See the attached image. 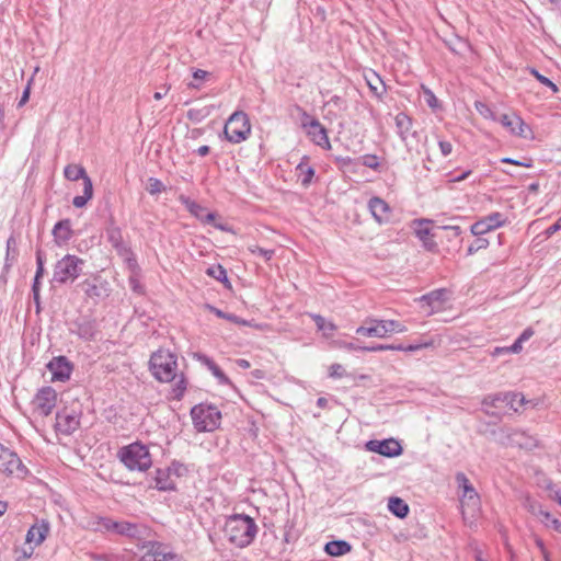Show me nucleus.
<instances>
[{
    "label": "nucleus",
    "mask_w": 561,
    "mask_h": 561,
    "mask_svg": "<svg viewBox=\"0 0 561 561\" xmlns=\"http://www.w3.org/2000/svg\"><path fill=\"white\" fill-rule=\"evenodd\" d=\"M400 350H403V345H401V344H399V345H383V344H379V345H376V346H371L369 348L370 352L400 351Z\"/></svg>",
    "instance_id": "de8ad7c7"
},
{
    "label": "nucleus",
    "mask_w": 561,
    "mask_h": 561,
    "mask_svg": "<svg viewBox=\"0 0 561 561\" xmlns=\"http://www.w3.org/2000/svg\"><path fill=\"white\" fill-rule=\"evenodd\" d=\"M501 162L510 163V164H515V165H522V167H526V168H531L533 167V163H531L530 159H526L524 161H519V160H514L512 158H503L501 160Z\"/></svg>",
    "instance_id": "8fccbe9b"
},
{
    "label": "nucleus",
    "mask_w": 561,
    "mask_h": 561,
    "mask_svg": "<svg viewBox=\"0 0 561 561\" xmlns=\"http://www.w3.org/2000/svg\"><path fill=\"white\" fill-rule=\"evenodd\" d=\"M208 274L220 282H227V272L220 265L208 268Z\"/></svg>",
    "instance_id": "37998d69"
},
{
    "label": "nucleus",
    "mask_w": 561,
    "mask_h": 561,
    "mask_svg": "<svg viewBox=\"0 0 561 561\" xmlns=\"http://www.w3.org/2000/svg\"><path fill=\"white\" fill-rule=\"evenodd\" d=\"M85 285L88 286L85 288V293L89 295V296H92V295H99L98 294V287L95 285H92V284H89V283H85Z\"/></svg>",
    "instance_id": "e2e57ef3"
},
{
    "label": "nucleus",
    "mask_w": 561,
    "mask_h": 561,
    "mask_svg": "<svg viewBox=\"0 0 561 561\" xmlns=\"http://www.w3.org/2000/svg\"><path fill=\"white\" fill-rule=\"evenodd\" d=\"M425 96H426V103L428 104L430 107L434 108L437 106L436 96L427 89L425 90Z\"/></svg>",
    "instance_id": "5fc2aeb1"
},
{
    "label": "nucleus",
    "mask_w": 561,
    "mask_h": 561,
    "mask_svg": "<svg viewBox=\"0 0 561 561\" xmlns=\"http://www.w3.org/2000/svg\"><path fill=\"white\" fill-rule=\"evenodd\" d=\"M50 531V524L46 519L36 520L34 525L30 527L26 533L25 541L28 545H34L35 547L41 546L45 539L47 538Z\"/></svg>",
    "instance_id": "dca6fc26"
},
{
    "label": "nucleus",
    "mask_w": 561,
    "mask_h": 561,
    "mask_svg": "<svg viewBox=\"0 0 561 561\" xmlns=\"http://www.w3.org/2000/svg\"><path fill=\"white\" fill-rule=\"evenodd\" d=\"M489 245V241L484 238H478L473 243L468 247V254L472 255L481 249H485Z\"/></svg>",
    "instance_id": "a19ab883"
},
{
    "label": "nucleus",
    "mask_w": 561,
    "mask_h": 561,
    "mask_svg": "<svg viewBox=\"0 0 561 561\" xmlns=\"http://www.w3.org/2000/svg\"><path fill=\"white\" fill-rule=\"evenodd\" d=\"M53 234L58 244L66 243L71 238L70 221L66 219L57 222L53 229Z\"/></svg>",
    "instance_id": "a878e982"
},
{
    "label": "nucleus",
    "mask_w": 561,
    "mask_h": 561,
    "mask_svg": "<svg viewBox=\"0 0 561 561\" xmlns=\"http://www.w3.org/2000/svg\"><path fill=\"white\" fill-rule=\"evenodd\" d=\"M366 81L368 87L375 94L379 95L385 92L383 82L381 81L380 77L377 73L373 72L370 77H366Z\"/></svg>",
    "instance_id": "473e14b6"
},
{
    "label": "nucleus",
    "mask_w": 561,
    "mask_h": 561,
    "mask_svg": "<svg viewBox=\"0 0 561 561\" xmlns=\"http://www.w3.org/2000/svg\"><path fill=\"white\" fill-rule=\"evenodd\" d=\"M115 524H116V520H113L107 517H101L98 520V529L106 530V531H114Z\"/></svg>",
    "instance_id": "c03bdc74"
},
{
    "label": "nucleus",
    "mask_w": 561,
    "mask_h": 561,
    "mask_svg": "<svg viewBox=\"0 0 561 561\" xmlns=\"http://www.w3.org/2000/svg\"><path fill=\"white\" fill-rule=\"evenodd\" d=\"M197 153H198L201 157L207 156V154L209 153V147H208V146H201V147L197 149Z\"/></svg>",
    "instance_id": "774afa93"
},
{
    "label": "nucleus",
    "mask_w": 561,
    "mask_h": 561,
    "mask_svg": "<svg viewBox=\"0 0 561 561\" xmlns=\"http://www.w3.org/2000/svg\"><path fill=\"white\" fill-rule=\"evenodd\" d=\"M107 241L115 248L117 254L122 256L130 270L137 267L136 259L130 249L124 243L122 231L118 227L111 226L106 230Z\"/></svg>",
    "instance_id": "9b49d317"
},
{
    "label": "nucleus",
    "mask_w": 561,
    "mask_h": 561,
    "mask_svg": "<svg viewBox=\"0 0 561 561\" xmlns=\"http://www.w3.org/2000/svg\"><path fill=\"white\" fill-rule=\"evenodd\" d=\"M366 324L369 325H362L356 329V333L360 335L366 336H373V337H379L383 339L387 336V330L383 328V320L375 319V318H367L365 320Z\"/></svg>",
    "instance_id": "aec40b11"
},
{
    "label": "nucleus",
    "mask_w": 561,
    "mask_h": 561,
    "mask_svg": "<svg viewBox=\"0 0 561 561\" xmlns=\"http://www.w3.org/2000/svg\"><path fill=\"white\" fill-rule=\"evenodd\" d=\"M383 328L387 330V336L393 332L403 333L407 331V328L396 320H383Z\"/></svg>",
    "instance_id": "4c0bfd02"
},
{
    "label": "nucleus",
    "mask_w": 561,
    "mask_h": 561,
    "mask_svg": "<svg viewBox=\"0 0 561 561\" xmlns=\"http://www.w3.org/2000/svg\"><path fill=\"white\" fill-rule=\"evenodd\" d=\"M508 353H519L523 350V342L518 339L513 343V345L507 347Z\"/></svg>",
    "instance_id": "4d7b16f0"
},
{
    "label": "nucleus",
    "mask_w": 561,
    "mask_h": 561,
    "mask_svg": "<svg viewBox=\"0 0 561 561\" xmlns=\"http://www.w3.org/2000/svg\"><path fill=\"white\" fill-rule=\"evenodd\" d=\"M561 229V217L546 230V236L549 238Z\"/></svg>",
    "instance_id": "864d4df0"
},
{
    "label": "nucleus",
    "mask_w": 561,
    "mask_h": 561,
    "mask_svg": "<svg viewBox=\"0 0 561 561\" xmlns=\"http://www.w3.org/2000/svg\"><path fill=\"white\" fill-rule=\"evenodd\" d=\"M179 201L202 222L210 224L215 220L216 215L214 213H208L205 207L192 201L190 197L180 195Z\"/></svg>",
    "instance_id": "6ab92c4d"
},
{
    "label": "nucleus",
    "mask_w": 561,
    "mask_h": 561,
    "mask_svg": "<svg viewBox=\"0 0 561 561\" xmlns=\"http://www.w3.org/2000/svg\"><path fill=\"white\" fill-rule=\"evenodd\" d=\"M118 458L129 470L146 471L152 465L148 447L140 443H133L121 448Z\"/></svg>",
    "instance_id": "7ed1b4c3"
},
{
    "label": "nucleus",
    "mask_w": 561,
    "mask_h": 561,
    "mask_svg": "<svg viewBox=\"0 0 561 561\" xmlns=\"http://www.w3.org/2000/svg\"><path fill=\"white\" fill-rule=\"evenodd\" d=\"M174 380L175 383L172 388V398L180 400L186 390V380L182 375L179 378L176 377Z\"/></svg>",
    "instance_id": "c9c22d12"
},
{
    "label": "nucleus",
    "mask_w": 561,
    "mask_h": 561,
    "mask_svg": "<svg viewBox=\"0 0 561 561\" xmlns=\"http://www.w3.org/2000/svg\"><path fill=\"white\" fill-rule=\"evenodd\" d=\"M362 163L363 165L369 168V169H373V170H377L378 167H379V160H378V157L375 156V154H365L362 157Z\"/></svg>",
    "instance_id": "79ce46f5"
},
{
    "label": "nucleus",
    "mask_w": 561,
    "mask_h": 561,
    "mask_svg": "<svg viewBox=\"0 0 561 561\" xmlns=\"http://www.w3.org/2000/svg\"><path fill=\"white\" fill-rule=\"evenodd\" d=\"M83 263L84 261L76 255H65L56 263L53 279L60 284L75 280L80 275Z\"/></svg>",
    "instance_id": "6e6552de"
},
{
    "label": "nucleus",
    "mask_w": 561,
    "mask_h": 561,
    "mask_svg": "<svg viewBox=\"0 0 561 561\" xmlns=\"http://www.w3.org/2000/svg\"><path fill=\"white\" fill-rule=\"evenodd\" d=\"M146 190L151 195H156V194L161 193L164 190V185H163V183L160 180H158L156 178H150L148 180Z\"/></svg>",
    "instance_id": "58836bf2"
},
{
    "label": "nucleus",
    "mask_w": 561,
    "mask_h": 561,
    "mask_svg": "<svg viewBox=\"0 0 561 561\" xmlns=\"http://www.w3.org/2000/svg\"><path fill=\"white\" fill-rule=\"evenodd\" d=\"M456 482L458 488L462 491L460 495V504L463 518H467V515L474 517L480 510L479 494L465 473L458 472L456 474Z\"/></svg>",
    "instance_id": "20e7f679"
},
{
    "label": "nucleus",
    "mask_w": 561,
    "mask_h": 561,
    "mask_svg": "<svg viewBox=\"0 0 561 561\" xmlns=\"http://www.w3.org/2000/svg\"><path fill=\"white\" fill-rule=\"evenodd\" d=\"M500 122L504 127L510 129V131L514 135L525 137V130L528 126L525 122L516 114H503L501 116Z\"/></svg>",
    "instance_id": "5701e85b"
},
{
    "label": "nucleus",
    "mask_w": 561,
    "mask_h": 561,
    "mask_svg": "<svg viewBox=\"0 0 561 561\" xmlns=\"http://www.w3.org/2000/svg\"><path fill=\"white\" fill-rule=\"evenodd\" d=\"M113 533L128 537H137L140 535V527L137 524L126 520H116Z\"/></svg>",
    "instance_id": "cd10ccee"
},
{
    "label": "nucleus",
    "mask_w": 561,
    "mask_h": 561,
    "mask_svg": "<svg viewBox=\"0 0 561 561\" xmlns=\"http://www.w3.org/2000/svg\"><path fill=\"white\" fill-rule=\"evenodd\" d=\"M541 522L547 526V527H552L556 531L560 533L561 534V522L557 518H553L551 515H550V519H545L542 518Z\"/></svg>",
    "instance_id": "3c124183"
},
{
    "label": "nucleus",
    "mask_w": 561,
    "mask_h": 561,
    "mask_svg": "<svg viewBox=\"0 0 561 561\" xmlns=\"http://www.w3.org/2000/svg\"><path fill=\"white\" fill-rule=\"evenodd\" d=\"M530 73L543 85L550 88L554 93L559 91L558 87L547 77L539 73L536 69H531Z\"/></svg>",
    "instance_id": "ea45409f"
},
{
    "label": "nucleus",
    "mask_w": 561,
    "mask_h": 561,
    "mask_svg": "<svg viewBox=\"0 0 561 561\" xmlns=\"http://www.w3.org/2000/svg\"><path fill=\"white\" fill-rule=\"evenodd\" d=\"M28 98H30V87H26V89L24 90V92L21 96V100L19 101V106H23L28 101Z\"/></svg>",
    "instance_id": "680f3d73"
},
{
    "label": "nucleus",
    "mask_w": 561,
    "mask_h": 561,
    "mask_svg": "<svg viewBox=\"0 0 561 561\" xmlns=\"http://www.w3.org/2000/svg\"><path fill=\"white\" fill-rule=\"evenodd\" d=\"M525 507L528 510L529 513L540 518L550 519V513L545 511L540 504H538L536 501L531 500L530 497H527L525 500Z\"/></svg>",
    "instance_id": "2f4dec72"
},
{
    "label": "nucleus",
    "mask_w": 561,
    "mask_h": 561,
    "mask_svg": "<svg viewBox=\"0 0 561 561\" xmlns=\"http://www.w3.org/2000/svg\"><path fill=\"white\" fill-rule=\"evenodd\" d=\"M237 365L240 367V368H243V369H248L250 368V362L247 360V359H243V358H239L236 360Z\"/></svg>",
    "instance_id": "0e129e2a"
},
{
    "label": "nucleus",
    "mask_w": 561,
    "mask_h": 561,
    "mask_svg": "<svg viewBox=\"0 0 561 561\" xmlns=\"http://www.w3.org/2000/svg\"><path fill=\"white\" fill-rule=\"evenodd\" d=\"M211 374L221 382L227 383L229 382V379L224 374V371L215 364L210 369Z\"/></svg>",
    "instance_id": "09e8293b"
},
{
    "label": "nucleus",
    "mask_w": 561,
    "mask_h": 561,
    "mask_svg": "<svg viewBox=\"0 0 561 561\" xmlns=\"http://www.w3.org/2000/svg\"><path fill=\"white\" fill-rule=\"evenodd\" d=\"M428 220H417L415 221L416 228H415V234L416 237L423 241L424 245L427 249L434 248L436 244L435 242L430 238L431 231L428 228Z\"/></svg>",
    "instance_id": "393cba45"
},
{
    "label": "nucleus",
    "mask_w": 561,
    "mask_h": 561,
    "mask_svg": "<svg viewBox=\"0 0 561 561\" xmlns=\"http://www.w3.org/2000/svg\"><path fill=\"white\" fill-rule=\"evenodd\" d=\"M191 416L198 432H210L219 426L221 414L214 405L198 404L191 410Z\"/></svg>",
    "instance_id": "39448f33"
},
{
    "label": "nucleus",
    "mask_w": 561,
    "mask_h": 561,
    "mask_svg": "<svg viewBox=\"0 0 561 561\" xmlns=\"http://www.w3.org/2000/svg\"><path fill=\"white\" fill-rule=\"evenodd\" d=\"M440 228L450 231L453 237H459L461 233V228L459 226H442Z\"/></svg>",
    "instance_id": "13d9d810"
},
{
    "label": "nucleus",
    "mask_w": 561,
    "mask_h": 561,
    "mask_svg": "<svg viewBox=\"0 0 561 561\" xmlns=\"http://www.w3.org/2000/svg\"><path fill=\"white\" fill-rule=\"evenodd\" d=\"M329 375L332 378H341L345 375V369L341 364H332L329 367Z\"/></svg>",
    "instance_id": "a18cd8bd"
},
{
    "label": "nucleus",
    "mask_w": 561,
    "mask_h": 561,
    "mask_svg": "<svg viewBox=\"0 0 561 561\" xmlns=\"http://www.w3.org/2000/svg\"><path fill=\"white\" fill-rule=\"evenodd\" d=\"M142 550L140 561H179L178 554L161 542L148 541L142 546Z\"/></svg>",
    "instance_id": "9d476101"
},
{
    "label": "nucleus",
    "mask_w": 561,
    "mask_h": 561,
    "mask_svg": "<svg viewBox=\"0 0 561 561\" xmlns=\"http://www.w3.org/2000/svg\"><path fill=\"white\" fill-rule=\"evenodd\" d=\"M211 311L218 317V318H221V319H226L230 322H233L236 324H239V325H250V321H247L233 313H227V312H224L215 307H211Z\"/></svg>",
    "instance_id": "72a5a7b5"
},
{
    "label": "nucleus",
    "mask_w": 561,
    "mask_h": 561,
    "mask_svg": "<svg viewBox=\"0 0 561 561\" xmlns=\"http://www.w3.org/2000/svg\"><path fill=\"white\" fill-rule=\"evenodd\" d=\"M64 175L69 181L83 180V195L76 196L72 204L77 208H82L93 196V185L88 176L85 169L80 164H68L64 170Z\"/></svg>",
    "instance_id": "423d86ee"
},
{
    "label": "nucleus",
    "mask_w": 561,
    "mask_h": 561,
    "mask_svg": "<svg viewBox=\"0 0 561 561\" xmlns=\"http://www.w3.org/2000/svg\"><path fill=\"white\" fill-rule=\"evenodd\" d=\"M80 426V414L76 410L64 409L56 415V430L65 435H70Z\"/></svg>",
    "instance_id": "ddd939ff"
},
{
    "label": "nucleus",
    "mask_w": 561,
    "mask_h": 561,
    "mask_svg": "<svg viewBox=\"0 0 561 561\" xmlns=\"http://www.w3.org/2000/svg\"><path fill=\"white\" fill-rule=\"evenodd\" d=\"M534 335V330L530 328H527L524 330V332L519 335L518 340L523 343L527 340H529Z\"/></svg>",
    "instance_id": "bf43d9fd"
},
{
    "label": "nucleus",
    "mask_w": 561,
    "mask_h": 561,
    "mask_svg": "<svg viewBox=\"0 0 561 561\" xmlns=\"http://www.w3.org/2000/svg\"><path fill=\"white\" fill-rule=\"evenodd\" d=\"M150 371L156 379L162 382H169L178 376L176 356L169 351L159 350L150 357Z\"/></svg>",
    "instance_id": "f03ea898"
},
{
    "label": "nucleus",
    "mask_w": 561,
    "mask_h": 561,
    "mask_svg": "<svg viewBox=\"0 0 561 561\" xmlns=\"http://www.w3.org/2000/svg\"><path fill=\"white\" fill-rule=\"evenodd\" d=\"M248 250L254 254V255H259L261 257H263V260L265 262H268L270 260H272V257L274 256V250H266V249H263L256 244H250L248 247Z\"/></svg>",
    "instance_id": "e433bc0d"
},
{
    "label": "nucleus",
    "mask_w": 561,
    "mask_h": 561,
    "mask_svg": "<svg viewBox=\"0 0 561 561\" xmlns=\"http://www.w3.org/2000/svg\"><path fill=\"white\" fill-rule=\"evenodd\" d=\"M47 367L51 373V379L54 381H66L67 379H69L70 374L72 371L71 364L64 356L53 358L48 363Z\"/></svg>",
    "instance_id": "a211bd4d"
},
{
    "label": "nucleus",
    "mask_w": 561,
    "mask_h": 561,
    "mask_svg": "<svg viewBox=\"0 0 561 561\" xmlns=\"http://www.w3.org/2000/svg\"><path fill=\"white\" fill-rule=\"evenodd\" d=\"M366 448L369 451L377 453L386 457H397L402 454V447L394 438L369 440L366 444Z\"/></svg>",
    "instance_id": "2eb2a0df"
},
{
    "label": "nucleus",
    "mask_w": 561,
    "mask_h": 561,
    "mask_svg": "<svg viewBox=\"0 0 561 561\" xmlns=\"http://www.w3.org/2000/svg\"><path fill=\"white\" fill-rule=\"evenodd\" d=\"M297 171L299 172V175L302 176L301 183L305 186L311 182V179L314 175V170L305 162H300L298 164Z\"/></svg>",
    "instance_id": "f704fd0d"
},
{
    "label": "nucleus",
    "mask_w": 561,
    "mask_h": 561,
    "mask_svg": "<svg viewBox=\"0 0 561 561\" xmlns=\"http://www.w3.org/2000/svg\"><path fill=\"white\" fill-rule=\"evenodd\" d=\"M257 526L253 518L243 514L230 516L225 524V535L239 548L249 546L255 538Z\"/></svg>",
    "instance_id": "f257e3e1"
},
{
    "label": "nucleus",
    "mask_w": 561,
    "mask_h": 561,
    "mask_svg": "<svg viewBox=\"0 0 561 561\" xmlns=\"http://www.w3.org/2000/svg\"><path fill=\"white\" fill-rule=\"evenodd\" d=\"M369 210L373 217L379 222L383 224L390 219V207L389 205L379 197L370 198L368 203Z\"/></svg>",
    "instance_id": "4be33fe9"
},
{
    "label": "nucleus",
    "mask_w": 561,
    "mask_h": 561,
    "mask_svg": "<svg viewBox=\"0 0 561 561\" xmlns=\"http://www.w3.org/2000/svg\"><path fill=\"white\" fill-rule=\"evenodd\" d=\"M207 75H208L207 71L197 69L194 71L193 77H194V79H204V78H206Z\"/></svg>",
    "instance_id": "69168bd1"
},
{
    "label": "nucleus",
    "mask_w": 561,
    "mask_h": 561,
    "mask_svg": "<svg viewBox=\"0 0 561 561\" xmlns=\"http://www.w3.org/2000/svg\"><path fill=\"white\" fill-rule=\"evenodd\" d=\"M438 146L444 157L449 156L453 151V145L447 140H439Z\"/></svg>",
    "instance_id": "603ef678"
},
{
    "label": "nucleus",
    "mask_w": 561,
    "mask_h": 561,
    "mask_svg": "<svg viewBox=\"0 0 561 561\" xmlns=\"http://www.w3.org/2000/svg\"><path fill=\"white\" fill-rule=\"evenodd\" d=\"M503 215L500 213H493L481 220H478L471 226V233L473 236H482L489 231L496 229L504 224Z\"/></svg>",
    "instance_id": "f3484780"
},
{
    "label": "nucleus",
    "mask_w": 561,
    "mask_h": 561,
    "mask_svg": "<svg viewBox=\"0 0 561 561\" xmlns=\"http://www.w3.org/2000/svg\"><path fill=\"white\" fill-rule=\"evenodd\" d=\"M431 345V343H423V344H411L409 346H403V350L404 352H415V351H419L421 348H424V347H428Z\"/></svg>",
    "instance_id": "6e6d98bb"
},
{
    "label": "nucleus",
    "mask_w": 561,
    "mask_h": 561,
    "mask_svg": "<svg viewBox=\"0 0 561 561\" xmlns=\"http://www.w3.org/2000/svg\"><path fill=\"white\" fill-rule=\"evenodd\" d=\"M0 471L9 476L22 477L26 472V468L14 451L5 448L0 454Z\"/></svg>",
    "instance_id": "4468645a"
},
{
    "label": "nucleus",
    "mask_w": 561,
    "mask_h": 561,
    "mask_svg": "<svg viewBox=\"0 0 561 561\" xmlns=\"http://www.w3.org/2000/svg\"><path fill=\"white\" fill-rule=\"evenodd\" d=\"M197 357L208 369H210L216 364L213 359H210L206 355H198Z\"/></svg>",
    "instance_id": "052dcab7"
},
{
    "label": "nucleus",
    "mask_w": 561,
    "mask_h": 561,
    "mask_svg": "<svg viewBox=\"0 0 561 561\" xmlns=\"http://www.w3.org/2000/svg\"><path fill=\"white\" fill-rule=\"evenodd\" d=\"M388 508L399 518H404L409 514V505L400 497H390Z\"/></svg>",
    "instance_id": "c85d7f7f"
},
{
    "label": "nucleus",
    "mask_w": 561,
    "mask_h": 561,
    "mask_svg": "<svg viewBox=\"0 0 561 561\" xmlns=\"http://www.w3.org/2000/svg\"><path fill=\"white\" fill-rule=\"evenodd\" d=\"M301 127L313 144L324 149L331 148L328 131L317 118L304 112L301 117Z\"/></svg>",
    "instance_id": "1a4fd4ad"
},
{
    "label": "nucleus",
    "mask_w": 561,
    "mask_h": 561,
    "mask_svg": "<svg viewBox=\"0 0 561 561\" xmlns=\"http://www.w3.org/2000/svg\"><path fill=\"white\" fill-rule=\"evenodd\" d=\"M57 392L51 387H44L36 393L33 405L35 411L43 416H47L51 413L56 407Z\"/></svg>",
    "instance_id": "f8f14e48"
},
{
    "label": "nucleus",
    "mask_w": 561,
    "mask_h": 561,
    "mask_svg": "<svg viewBox=\"0 0 561 561\" xmlns=\"http://www.w3.org/2000/svg\"><path fill=\"white\" fill-rule=\"evenodd\" d=\"M310 317L314 321L317 329L323 332V335L330 337L336 330V325L333 322L327 321L322 316L310 313Z\"/></svg>",
    "instance_id": "7c9ffc66"
},
{
    "label": "nucleus",
    "mask_w": 561,
    "mask_h": 561,
    "mask_svg": "<svg viewBox=\"0 0 561 561\" xmlns=\"http://www.w3.org/2000/svg\"><path fill=\"white\" fill-rule=\"evenodd\" d=\"M168 91H169V87H164V88H163V92H161V91L156 92V93L153 94V98H154L156 100H161V99H162V98L168 93Z\"/></svg>",
    "instance_id": "338daca9"
},
{
    "label": "nucleus",
    "mask_w": 561,
    "mask_h": 561,
    "mask_svg": "<svg viewBox=\"0 0 561 561\" xmlns=\"http://www.w3.org/2000/svg\"><path fill=\"white\" fill-rule=\"evenodd\" d=\"M394 122H396L399 137L401 138V140L405 141L407 134L410 131V129L412 127L411 118L404 113H399L394 117Z\"/></svg>",
    "instance_id": "c756f323"
},
{
    "label": "nucleus",
    "mask_w": 561,
    "mask_h": 561,
    "mask_svg": "<svg viewBox=\"0 0 561 561\" xmlns=\"http://www.w3.org/2000/svg\"><path fill=\"white\" fill-rule=\"evenodd\" d=\"M352 550V546L344 540H333L325 545L324 551L332 557H341L348 553Z\"/></svg>",
    "instance_id": "bb28decb"
},
{
    "label": "nucleus",
    "mask_w": 561,
    "mask_h": 561,
    "mask_svg": "<svg viewBox=\"0 0 561 561\" xmlns=\"http://www.w3.org/2000/svg\"><path fill=\"white\" fill-rule=\"evenodd\" d=\"M516 398H519V403L520 404L527 403L525 397L522 393L505 392V393H495V394L486 396L483 399L482 404L496 408L497 407V402H505L511 408H514V400Z\"/></svg>",
    "instance_id": "412c9836"
},
{
    "label": "nucleus",
    "mask_w": 561,
    "mask_h": 561,
    "mask_svg": "<svg viewBox=\"0 0 561 561\" xmlns=\"http://www.w3.org/2000/svg\"><path fill=\"white\" fill-rule=\"evenodd\" d=\"M153 488L160 491L174 490L175 483L174 480L171 478L169 469H158L156 471Z\"/></svg>",
    "instance_id": "b1692460"
},
{
    "label": "nucleus",
    "mask_w": 561,
    "mask_h": 561,
    "mask_svg": "<svg viewBox=\"0 0 561 561\" xmlns=\"http://www.w3.org/2000/svg\"><path fill=\"white\" fill-rule=\"evenodd\" d=\"M251 133L249 118L243 112H234L225 125L224 134L233 144L245 140Z\"/></svg>",
    "instance_id": "0eeeda50"
},
{
    "label": "nucleus",
    "mask_w": 561,
    "mask_h": 561,
    "mask_svg": "<svg viewBox=\"0 0 561 561\" xmlns=\"http://www.w3.org/2000/svg\"><path fill=\"white\" fill-rule=\"evenodd\" d=\"M511 442L513 444H516L518 445L519 447H528L529 444L524 442L526 438V436L523 434V433H519V432H514L511 436Z\"/></svg>",
    "instance_id": "49530a36"
}]
</instances>
